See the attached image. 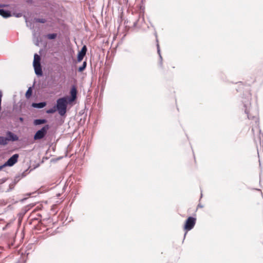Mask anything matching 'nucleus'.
Segmentation results:
<instances>
[{
	"instance_id": "20e7f679",
	"label": "nucleus",
	"mask_w": 263,
	"mask_h": 263,
	"mask_svg": "<svg viewBox=\"0 0 263 263\" xmlns=\"http://www.w3.org/2000/svg\"><path fill=\"white\" fill-rule=\"evenodd\" d=\"M196 219L190 217L188 218L184 225V229L186 231L191 230L195 224Z\"/></svg>"
},
{
	"instance_id": "7ed1b4c3",
	"label": "nucleus",
	"mask_w": 263,
	"mask_h": 263,
	"mask_svg": "<svg viewBox=\"0 0 263 263\" xmlns=\"http://www.w3.org/2000/svg\"><path fill=\"white\" fill-rule=\"evenodd\" d=\"M49 129V126L46 125L43 127L40 130L36 132L34 136V139L40 140L44 137Z\"/></svg>"
},
{
	"instance_id": "6ab92c4d",
	"label": "nucleus",
	"mask_w": 263,
	"mask_h": 263,
	"mask_svg": "<svg viewBox=\"0 0 263 263\" xmlns=\"http://www.w3.org/2000/svg\"><path fill=\"white\" fill-rule=\"evenodd\" d=\"M21 16H22V14L21 13H18V14H17L15 15V16L17 17H19Z\"/></svg>"
},
{
	"instance_id": "412c9836",
	"label": "nucleus",
	"mask_w": 263,
	"mask_h": 263,
	"mask_svg": "<svg viewBox=\"0 0 263 263\" xmlns=\"http://www.w3.org/2000/svg\"><path fill=\"white\" fill-rule=\"evenodd\" d=\"M6 166H4V164L2 165V166H0V170L2 169L4 167H5Z\"/></svg>"
},
{
	"instance_id": "0eeeda50",
	"label": "nucleus",
	"mask_w": 263,
	"mask_h": 263,
	"mask_svg": "<svg viewBox=\"0 0 263 263\" xmlns=\"http://www.w3.org/2000/svg\"><path fill=\"white\" fill-rule=\"evenodd\" d=\"M7 141H17L18 139V137L15 134L12 133L11 132H8L7 133Z\"/></svg>"
},
{
	"instance_id": "39448f33",
	"label": "nucleus",
	"mask_w": 263,
	"mask_h": 263,
	"mask_svg": "<svg viewBox=\"0 0 263 263\" xmlns=\"http://www.w3.org/2000/svg\"><path fill=\"white\" fill-rule=\"evenodd\" d=\"M18 155L16 154L10 157L7 162L4 163V166H12L15 164L18 160Z\"/></svg>"
},
{
	"instance_id": "9b49d317",
	"label": "nucleus",
	"mask_w": 263,
	"mask_h": 263,
	"mask_svg": "<svg viewBox=\"0 0 263 263\" xmlns=\"http://www.w3.org/2000/svg\"><path fill=\"white\" fill-rule=\"evenodd\" d=\"M46 122V120L45 119H36L34 121V124L35 125H38L40 124H44Z\"/></svg>"
},
{
	"instance_id": "f03ea898",
	"label": "nucleus",
	"mask_w": 263,
	"mask_h": 263,
	"mask_svg": "<svg viewBox=\"0 0 263 263\" xmlns=\"http://www.w3.org/2000/svg\"><path fill=\"white\" fill-rule=\"evenodd\" d=\"M40 61V57L38 54H35L34 55L33 65L35 73L38 76H41L43 73Z\"/></svg>"
},
{
	"instance_id": "4be33fe9",
	"label": "nucleus",
	"mask_w": 263,
	"mask_h": 263,
	"mask_svg": "<svg viewBox=\"0 0 263 263\" xmlns=\"http://www.w3.org/2000/svg\"><path fill=\"white\" fill-rule=\"evenodd\" d=\"M256 123L258 122V118H256Z\"/></svg>"
},
{
	"instance_id": "a211bd4d",
	"label": "nucleus",
	"mask_w": 263,
	"mask_h": 263,
	"mask_svg": "<svg viewBox=\"0 0 263 263\" xmlns=\"http://www.w3.org/2000/svg\"><path fill=\"white\" fill-rule=\"evenodd\" d=\"M157 49H158V53L160 55V58H162V57H161V56L160 55V49H159V46L158 44L157 45Z\"/></svg>"
},
{
	"instance_id": "aec40b11",
	"label": "nucleus",
	"mask_w": 263,
	"mask_h": 263,
	"mask_svg": "<svg viewBox=\"0 0 263 263\" xmlns=\"http://www.w3.org/2000/svg\"><path fill=\"white\" fill-rule=\"evenodd\" d=\"M19 120H20L21 122H23L24 119H23V118L20 117V118H19Z\"/></svg>"
},
{
	"instance_id": "b1692460",
	"label": "nucleus",
	"mask_w": 263,
	"mask_h": 263,
	"mask_svg": "<svg viewBox=\"0 0 263 263\" xmlns=\"http://www.w3.org/2000/svg\"><path fill=\"white\" fill-rule=\"evenodd\" d=\"M248 117L250 118V116L249 115H248Z\"/></svg>"
},
{
	"instance_id": "2eb2a0df",
	"label": "nucleus",
	"mask_w": 263,
	"mask_h": 263,
	"mask_svg": "<svg viewBox=\"0 0 263 263\" xmlns=\"http://www.w3.org/2000/svg\"><path fill=\"white\" fill-rule=\"evenodd\" d=\"M32 90L31 88H29L26 92L25 96L27 98H29L31 95Z\"/></svg>"
},
{
	"instance_id": "4468645a",
	"label": "nucleus",
	"mask_w": 263,
	"mask_h": 263,
	"mask_svg": "<svg viewBox=\"0 0 263 263\" xmlns=\"http://www.w3.org/2000/svg\"><path fill=\"white\" fill-rule=\"evenodd\" d=\"M86 67V62H84L82 66L79 68V69H78L79 71H80V72L83 71L85 69Z\"/></svg>"
},
{
	"instance_id": "ddd939ff",
	"label": "nucleus",
	"mask_w": 263,
	"mask_h": 263,
	"mask_svg": "<svg viewBox=\"0 0 263 263\" xmlns=\"http://www.w3.org/2000/svg\"><path fill=\"white\" fill-rule=\"evenodd\" d=\"M57 36V33H51V34H48L46 35V37L50 40H53Z\"/></svg>"
},
{
	"instance_id": "f257e3e1",
	"label": "nucleus",
	"mask_w": 263,
	"mask_h": 263,
	"mask_svg": "<svg viewBox=\"0 0 263 263\" xmlns=\"http://www.w3.org/2000/svg\"><path fill=\"white\" fill-rule=\"evenodd\" d=\"M68 101V98L63 97L59 99L57 101V110L61 116L64 115L66 112Z\"/></svg>"
},
{
	"instance_id": "f3484780",
	"label": "nucleus",
	"mask_w": 263,
	"mask_h": 263,
	"mask_svg": "<svg viewBox=\"0 0 263 263\" xmlns=\"http://www.w3.org/2000/svg\"><path fill=\"white\" fill-rule=\"evenodd\" d=\"M36 22L39 23H44L45 22V20L43 18H37L35 20Z\"/></svg>"
},
{
	"instance_id": "6e6552de",
	"label": "nucleus",
	"mask_w": 263,
	"mask_h": 263,
	"mask_svg": "<svg viewBox=\"0 0 263 263\" xmlns=\"http://www.w3.org/2000/svg\"><path fill=\"white\" fill-rule=\"evenodd\" d=\"M70 94H71V98H68L69 102H72L73 101H74L75 99H76V97H77V89H76V88L73 87V88H71V89L70 90Z\"/></svg>"
},
{
	"instance_id": "9d476101",
	"label": "nucleus",
	"mask_w": 263,
	"mask_h": 263,
	"mask_svg": "<svg viewBox=\"0 0 263 263\" xmlns=\"http://www.w3.org/2000/svg\"><path fill=\"white\" fill-rule=\"evenodd\" d=\"M0 15L6 18L11 16L10 13L9 11L3 9H0Z\"/></svg>"
},
{
	"instance_id": "423d86ee",
	"label": "nucleus",
	"mask_w": 263,
	"mask_h": 263,
	"mask_svg": "<svg viewBox=\"0 0 263 263\" xmlns=\"http://www.w3.org/2000/svg\"><path fill=\"white\" fill-rule=\"evenodd\" d=\"M87 51V48L86 46H84L81 49V51H80L78 54L77 60L78 62H80L83 59Z\"/></svg>"
},
{
	"instance_id": "5701e85b",
	"label": "nucleus",
	"mask_w": 263,
	"mask_h": 263,
	"mask_svg": "<svg viewBox=\"0 0 263 263\" xmlns=\"http://www.w3.org/2000/svg\"><path fill=\"white\" fill-rule=\"evenodd\" d=\"M26 22L27 23V25L28 26V22L27 20H26Z\"/></svg>"
},
{
	"instance_id": "f8f14e48",
	"label": "nucleus",
	"mask_w": 263,
	"mask_h": 263,
	"mask_svg": "<svg viewBox=\"0 0 263 263\" xmlns=\"http://www.w3.org/2000/svg\"><path fill=\"white\" fill-rule=\"evenodd\" d=\"M8 143V141L6 137L0 136V144L1 145H6Z\"/></svg>"
},
{
	"instance_id": "1a4fd4ad",
	"label": "nucleus",
	"mask_w": 263,
	"mask_h": 263,
	"mask_svg": "<svg viewBox=\"0 0 263 263\" xmlns=\"http://www.w3.org/2000/svg\"><path fill=\"white\" fill-rule=\"evenodd\" d=\"M46 105L45 102H41L39 103H32V106L34 108H42L44 107H45Z\"/></svg>"
},
{
	"instance_id": "dca6fc26",
	"label": "nucleus",
	"mask_w": 263,
	"mask_h": 263,
	"mask_svg": "<svg viewBox=\"0 0 263 263\" xmlns=\"http://www.w3.org/2000/svg\"><path fill=\"white\" fill-rule=\"evenodd\" d=\"M55 110H56V109L55 108H51V109H48L47 111V112L48 114H52V113L54 112L55 111Z\"/></svg>"
}]
</instances>
